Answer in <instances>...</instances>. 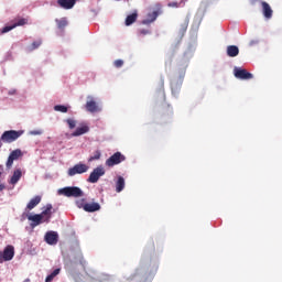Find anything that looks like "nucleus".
I'll use <instances>...</instances> for the list:
<instances>
[{
    "instance_id": "33",
    "label": "nucleus",
    "mask_w": 282,
    "mask_h": 282,
    "mask_svg": "<svg viewBox=\"0 0 282 282\" xmlns=\"http://www.w3.org/2000/svg\"><path fill=\"white\" fill-rule=\"evenodd\" d=\"M160 94L163 100H166V94L164 93V82L161 83Z\"/></svg>"
},
{
    "instance_id": "32",
    "label": "nucleus",
    "mask_w": 282,
    "mask_h": 282,
    "mask_svg": "<svg viewBox=\"0 0 282 282\" xmlns=\"http://www.w3.org/2000/svg\"><path fill=\"white\" fill-rule=\"evenodd\" d=\"M12 30H14V24L9 25V26H4V28L1 30V33H2V34H6V33H8V32H10V31H12Z\"/></svg>"
},
{
    "instance_id": "15",
    "label": "nucleus",
    "mask_w": 282,
    "mask_h": 282,
    "mask_svg": "<svg viewBox=\"0 0 282 282\" xmlns=\"http://www.w3.org/2000/svg\"><path fill=\"white\" fill-rule=\"evenodd\" d=\"M21 177H23L21 169L14 170L11 178L9 180V184L15 186V184H19V180H21Z\"/></svg>"
},
{
    "instance_id": "20",
    "label": "nucleus",
    "mask_w": 282,
    "mask_h": 282,
    "mask_svg": "<svg viewBox=\"0 0 282 282\" xmlns=\"http://www.w3.org/2000/svg\"><path fill=\"white\" fill-rule=\"evenodd\" d=\"M89 127L88 126H83L77 128L73 133V138H78V135H85V133H88Z\"/></svg>"
},
{
    "instance_id": "1",
    "label": "nucleus",
    "mask_w": 282,
    "mask_h": 282,
    "mask_svg": "<svg viewBox=\"0 0 282 282\" xmlns=\"http://www.w3.org/2000/svg\"><path fill=\"white\" fill-rule=\"evenodd\" d=\"M23 133V130H7L1 134L0 142L12 144V142H17V140H19Z\"/></svg>"
},
{
    "instance_id": "37",
    "label": "nucleus",
    "mask_w": 282,
    "mask_h": 282,
    "mask_svg": "<svg viewBox=\"0 0 282 282\" xmlns=\"http://www.w3.org/2000/svg\"><path fill=\"white\" fill-rule=\"evenodd\" d=\"M149 30L147 29H143V30H140V34H143V36H145V34H149Z\"/></svg>"
},
{
    "instance_id": "23",
    "label": "nucleus",
    "mask_w": 282,
    "mask_h": 282,
    "mask_svg": "<svg viewBox=\"0 0 282 282\" xmlns=\"http://www.w3.org/2000/svg\"><path fill=\"white\" fill-rule=\"evenodd\" d=\"M171 89H172L173 96H177V94H180V89H182V83L172 82Z\"/></svg>"
},
{
    "instance_id": "19",
    "label": "nucleus",
    "mask_w": 282,
    "mask_h": 282,
    "mask_svg": "<svg viewBox=\"0 0 282 282\" xmlns=\"http://www.w3.org/2000/svg\"><path fill=\"white\" fill-rule=\"evenodd\" d=\"M41 202V196H34L26 205V210H34Z\"/></svg>"
},
{
    "instance_id": "25",
    "label": "nucleus",
    "mask_w": 282,
    "mask_h": 282,
    "mask_svg": "<svg viewBox=\"0 0 282 282\" xmlns=\"http://www.w3.org/2000/svg\"><path fill=\"white\" fill-rule=\"evenodd\" d=\"M58 274H61V269H55L51 274H48L46 276L45 282L54 281V279H56V276H58Z\"/></svg>"
},
{
    "instance_id": "22",
    "label": "nucleus",
    "mask_w": 282,
    "mask_h": 282,
    "mask_svg": "<svg viewBox=\"0 0 282 282\" xmlns=\"http://www.w3.org/2000/svg\"><path fill=\"white\" fill-rule=\"evenodd\" d=\"M124 191V177L118 176L116 182V192L122 193Z\"/></svg>"
},
{
    "instance_id": "2",
    "label": "nucleus",
    "mask_w": 282,
    "mask_h": 282,
    "mask_svg": "<svg viewBox=\"0 0 282 282\" xmlns=\"http://www.w3.org/2000/svg\"><path fill=\"white\" fill-rule=\"evenodd\" d=\"M87 171H89V167L87 164L77 163L73 167L68 169L67 175L69 177H74V175H83V173H87Z\"/></svg>"
},
{
    "instance_id": "10",
    "label": "nucleus",
    "mask_w": 282,
    "mask_h": 282,
    "mask_svg": "<svg viewBox=\"0 0 282 282\" xmlns=\"http://www.w3.org/2000/svg\"><path fill=\"white\" fill-rule=\"evenodd\" d=\"M91 282H116V278L106 273H99L91 278Z\"/></svg>"
},
{
    "instance_id": "21",
    "label": "nucleus",
    "mask_w": 282,
    "mask_h": 282,
    "mask_svg": "<svg viewBox=\"0 0 282 282\" xmlns=\"http://www.w3.org/2000/svg\"><path fill=\"white\" fill-rule=\"evenodd\" d=\"M28 18H21V17H17L13 20V28H21L23 25H28Z\"/></svg>"
},
{
    "instance_id": "38",
    "label": "nucleus",
    "mask_w": 282,
    "mask_h": 282,
    "mask_svg": "<svg viewBox=\"0 0 282 282\" xmlns=\"http://www.w3.org/2000/svg\"><path fill=\"white\" fill-rule=\"evenodd\" d=\"M31 134L32 135H41V131H39V130L32 131Z\"/></svg>"
},
{
    "instance_id": "29",
    "label": "nucleus",
    "mask_w": 282,
    "mask_h": 282,
    "mask_svg": "<svg viewBox=\"0 0 282 282\" xmlns=\"http://www.w3.org/2000/svg\"><path fill=\"white\" fill-rule=\"evenodd\" d=\"M76 206H77V208H83V210H85V206H87L85 198L77 199Z\"/></svg>"
},
{
    "instance_id": "28",
    "label": "nucleus",
    "mask_w": 282,
    "mask_h": 282,
    "mask_svg": "<svg viewBox=\"0 0 282 282\" xmlns=\"http://www.w3.org/2000/svg\"><path fill=\"white\" fill-rule=\"evenodd\" d=\"M54 111H59L61 113H67V107L63 105L54 106Z\"/></svg>"
},
{
    "instance_id": "40",
    "label": "nucleus",
    "mask_w": 282,
    "mask_h": 282,
    "mask_svg": "<svg viewBox=\"0 0 282 282\" xmlns=\"http://www.w3.org/2000/svg\"><path fill=\"white\" fill-rule=\"evenodd\" d=\"M1 147H3V142L0 141V149H1Z\"/></svg>"
},
{
    "instance_id": "9",
    "label": "nucleus",
    "mask_w": 282,
    "mask_h": 282,
    "mask_svg": "<svg viewBox=\"0 0 282 282\" xmlns=\"http://www.w3.org/2000/svg\"><path fill=\"white\" fill-rule=\"evenodd\" d=\"M162 14V8L160 6H156V10L148 13L147 19L143 20L144 25H149V23H153L158 17Z\"/></svg>"
},
{
    "instance_id": "12",
    "label": "nucleus",
    "mask_w": 282,
    "mask_h": 282,
    "mask_svg": "<svg viewBox=\"0 0 282 282\" xmlns=\"http://www.w3.org/2000/svg\"><path fill=\"white\" fill-rule=\"evenodd\" d=\"M45 241L48 246H56L58 243V234L56 231H47Z\"/></svg>"
},
{
    "instance_id": "35",
    "label": "nucleus",
    "mask_w": 282,
    "mask_h": 282,
    "mask_svg": "<svg viewBox=\"0 0 282 282\" xmlns=\"http://www.w3.org/2000/svg\"><path fill=\"white\" fill-rule=\"evenodd\" d=\"M138 272H140V269H137L132 275H130L129 278L126 279V281H133V279H135V276H138Z\"/></svg>"
},
{
    "instance_id": "26",
    "label": "nucleus",
    "mask_w": 282,
    "mask_h": 282,
    "mask_svg": "<svg viewBox=\"0 0 282 282\" xmlns=\"http://www.w3.org/2000/svg\"><path fill=\"white\" fill-rule=\"evenodd\" d=\"M57 23V28L58 30H65V28H67V19L66 18H62V19H57L55 20Z\"/></svg>"
},
{
    "instance_id": "17",
    "label": "nucleus",
    "mask_w": 282,
    "mask_h": 282,
    "mask_svg": "<svg viewBox=\"0 0 282 282\" xmlns=\"http://www.w3.org/2000/svg\"><path fill=\"white\" fill-rule=\"evenodd\" d=\"M85 213H97L100 210V204L98 203H86L84 207Z\"/></svg>"
},
{
    "instance_id": "18",
    "label": "nucleus",
    "mask_w": 282,
    "mask_h": 282,
    "mask_svg": "<svg viewBox=\"0 0 282 282\" xmlns=\"http://www.w3.org/2000/svg\"><path fill=\"white\" fill-rule=\"evenodd\" d=\"M227 56L230 58H235V56H239V47L237 45L227 46Z\"/></svg>"
},
{
    "instance_id": "31",
    "label": "nucleus",
    "mask_w": 282,
    "mask_h": 282,
    "mask_svg": "<svg viewBox=\"0 0 282 282\" xmlns=\"http://www.w3.org/2000/svg\"><path fill=\"white\" fill-rule=\"evenodd\" d=\"M42 43H43V42H42L41 40L33 42V43L31 44V50H37V47H41V44H42Z\"/></svg>"
},
{
    "instance_id": "11",
    "label": "nucleus",
    "mask_w": 282,
    "mask_h": 282,
    "mask_svg": "<svg viewBox=\"0 0 282 282\" xmlns=\"http://www.w3.org/2000/svg\"><path fill=\"white\" fill-rule=\"evenodd\" d=\"M89 100L86 102V111H89L90 113H96L100 111V106L94 100V98L88 97Z\"/></svg>"
},
{
    "instance_id": "5",
    "label": "nucleus",
    "mask_w": 282,
    "mask_h": 282,
    "mask_svg": "<svg viewBox=\"0 0 282 282\" xmlns=\"http://www.w3.org/2000/svg\"><path fill=\"white\" fill-rule=\"evenodd\" d=\"M127 158L121 152H116L109 159L106 160V166H116L122 162H124Z\"/></svg>"
},
{
    "instance_id": "6",
    "label": "nucleus",
    "mask_w": 282,
    "mask_h": 282,
    "mask_svg": "<svg viewBox=\"0 0 282 282\" xmlns=\"http://www.w3.org/2000/svg\"><path fill=\"white\" fill-rule=\"evenodd\" d=\"M105 173H106L105 167L102 165H99L93 170L89 177L87 178V182H89L90 184H96L98 180H100V177L105 175Z\"/></svg>"
},
{
    "instance_id": "41",
    "label": "nucleus",
    "mask_w": 282,
    "mask_h": 282,
    "mask_svg": "<svg viewBox=\"0 0 282 282\" xmlns=\"http://www.w3.org/2000/svg\"><path fill=\"white\" fill-rule=\"evenodd\" d=\"M11 94H14V90Z\"/></svg>"
},
{
    "instance_id": "16",
    "label": "nucleus",
    "mask_w": 282,
    "mask_h": 282,
    "mask_svg": "<svg viewBox=\"0 0 282 282\" xmlns=\"http://www.w3.org/2000/svg\"><path fill=\"white\" fill-rule=\"evenodd\" d=\"M261 6H262V12H263L264 18L272 19L273 11H272V8L270 7V4L265 1H262Z\"/></svg>"
},
{
    "instance_id": "8",
    "label": "nucleus",
    "mask_w": 282,
    "mask_h": 282,
    "mask_svg": "<svg viewBox=\"0 0 282 282\" xmlns=\"http://www.w3.org/2000/svg\"><path fill=\"white\" fill-rule=\"evenodd\" d=\"M19 158H23V152L21 149L13 150L7 160L6 166L7 169H12V164H14V160H19Z\"/></svg>"
},
{
    "instance_id": "4",
    "label": "nucleus",
    "mask_w": 282,
    "mask_h": 282,
    "mask_svg": "<svg viewBox=\"0 0 282 282\" xmlns=\"http://www.w3.org/2000/svg\"><path fill=\"white\" fill-rule=\"evenodd\" d=\"M14 259V246L8 245L3 251H0V263L12 261Z\"/></svg>"
},
{
    "instance_id": "13",
    "label": "nucleus",
    "mask_w": 282,
    "mask_h": 282,
    "mask_svg": "<svg viewBox=\"0 0 282 282\" xmlns=\"http://www.w3.org/2000/svg\"><path fill=\"white\" fill-rule=\"evenodd\" d=\"M29 221H31L30 226L31 228H36V226H41V224H45L43 221V216H40V214L30 215L28 216Z\"/></svg>"
},
{
    "instance_id": "39",
    "label": "nucleus",
    "mask_w": 282,
    "mask_h": 282,
    "mask_svg": "<svg viewBox=\"0 0 282 282\" xmlns=\"http://www.w3.org/2000/svg\"><path fill=\"white\" fill-rule=\"evenodd\" d=\"M169 6H170V8H177V2H172Z\"/></svg>"
},
{
    "instance_id": "14",
    "label": "nucleus",
    "mask_w": 282,
    "mask_h": 282,
    "mask_svg": "<svg viewBox=\"0 0 282 282\" xmlns=\"http://www.w3.org/2000/svg\"><path fill=\"white\" fill-rule=\"evenodd\" d=\"M52 204H47L45 209L40 214L44 224H50V220L52 219Z\"/></svg>"
},
{
    "instance_id": "30",
    "label": "nucleus",
    "mask_w": 282,
    "mask_h": 282,
    "mask_svg": "<svg viewBox=\"0 0 282 282\" xmlns=\"http://www.w3.org/2000/svg\"><path fill=\"white\" fill-rule=\"evenodd\" d=\"M66 123L68 124L69 129H76V120L66 119Z\"/></svg>"
},
{
    "instance_id": "7",
    "label": "nucleus",
    "mask_w": 282,
    "mask_h": 282,
    "mask_svg": "<svg viewBox=\"0 0 282 282\" xmlns=\"http://www.w3.org/2000/svg\"><path fill=\"white\" fill-rule=\"evenodd\" d=\"M234 76L239 80H252V78H254V75L247 72L246 68H239V67H236L234 69Z\"/></svg>"
},
{
    "instance_id": "3",
    "label": "nucleus",
    "mask_w": 282,
    "mask_h": 282,
    "mask_svg": "<svg viewBox=\"0 0 282 282\" xmlns=\"http://www.w3.org/2000/svg\"><path fill=\"white\" fill-rule=\"evenodd\" d=\"M59 193L65 197H83V189L80 187L72 186L59 189Z\"/></svg>"
},
{
    "instance_id": "27",
    "label": "nucleus",
    "mask_w": 282,
    "mask_h": 282,
    "mask_svg": "<svg viewBox=\"0 0 282 282\" xmlns=\"http://www.w3.org/2000/svg\"><path fill=\"white\" fill-rule=\"evenodd\" d=\"M102 153L100 152V150H97L94 152V155H91L89 159H88V162H94L96 160H100Z\"/></svg>"
},
{
    "instance_id": "36",
    "label": "nucleus",
    "mask_w": 282,
    "mask_h": 282,
    "mask_svg": "<svg viewBox=\"0 0 282 282\" xmlns=\"http://www.w3.org/2000/svg\"><path fill=\"white\" fill-rule=\"evenodd\" d=\"M188 28V21H185L183 24H182V30H184V32H186Z\"/></svg>"
},
{
    "instance_id": "24",
    "label": "nucleus",
    "mask_w": 282,
    "mask_h": 282,
    "mask_svg": "<svg viewBox=\"0 0 282 282\" xmlns=\"http://www.w3.org/2000/svg\"><path fill=\"white\" fill-rule=\"evenodd\" d=\"M135 21H138V13L134 12L126 18V25H133Z\"/></svg>"
},
{
    "instance_id": "34",
    "label": "nucleus",
    "mask_w": 282,
    "mask_h": 282,
    "mask_svg": "<svg viewBox=\"0 0 282 282\" xmlns=\"http://www.w3.org/2000/svg\"><path fill=\"white\" fill-rule=\"evenodd\" d=\"M113 65H115V67L120 68V67H122V65H124V61L117 59L113 62Z\"/></svg>"
}]
</instances>
